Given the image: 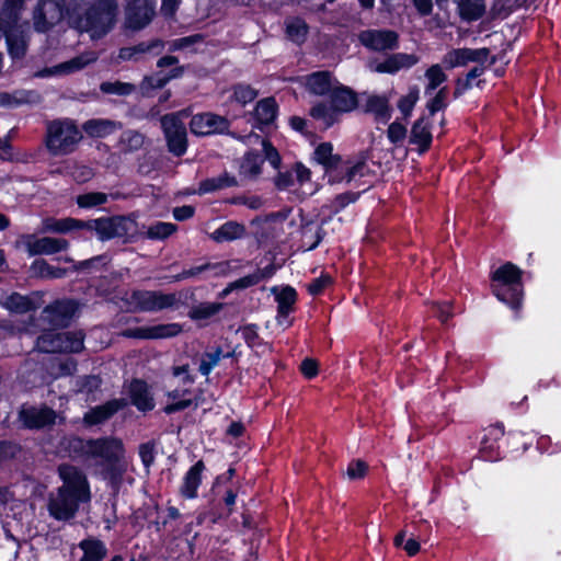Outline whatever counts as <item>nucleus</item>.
Returning a JSON list of instances; mask_svg holds the SVG:
<instances>
[{"label":"nucleus","mask_w":561,"mask_h":561,"mask_svg":"<svg viewBox=\"0 0 561 561\" xmlns=\"http://www.w3.org/2000/svg\"><path fill=\"white\" fill-rule=\"evenodd\" d=\"M127 301L134 310L152 312L172 307L176 302V296L160 291L135 290Z\"/></svg>","instance_id":"obj_9"},{"label":"nucleus","mask_w":561,"mask_h":561,"mask_svg":"<svg viewBox=\"0 0 561 561\" xmlns=\"http://www.w3.org/2000/svg\"><path fill=\"white\" fill-rule=\"evenodd\" d=\"M405 135L407 128L404 125L397 122L390 124L388 128V138L390 139L391 142L396 144L403 140L405 138Z\"/></svg>","instance_id":"obj_55"},{"label":"nucleus","mask_w":561,"mask_h":561,"mask_svg":"<svg viewBox=\"0 0 561 561\" xmlns=\"http://www.w3.org/2000/svg\"><path fill=\"white\" fill-rule=\"evenodd\" d=\"M261 280H262L261 279V274H259V272L255 271L254 273H252L250 275H247L244 277L239 278L238 280H236L232 284V286L234 288H247V287L256 285Z\"/></svg>","instance_id":"obj_59"},{"label":"nucleus","mask_w":561,"mask_h":561,"mask_svg":"<svg viewBox=\"0 0 561 561\" xmlns=\"http://www.w3.org/2000/svg\"><path fill=\"white\" fill-rule=\"evenodd\" d=\"M276 185L280 190H289L297 185L295 175L293 171H286L284 173H279L276 178Z\"/></svg>","instance_id":"obj_57"},{"label":"nucleus","mask_w":561,"mask_h":561,"mask_svg":"<svg viewBox=\"0 0 561 561\" xmlns=\"http://www.w3.org/2000/svg\"><path fill=\"white\" fill-rule=\"evenodd\" d=\"M116 15L114 0H96L94 4L88 0H72L66 11L57 0H42L34 12V27L46 32L66 19L73 28L88 33L91 39H99L113 28Z\"/></svg>","instance_id":"obj_1"},{"label":"nucleus","mask_w":561,"mask_h":561,"mask_svg":"<svg viewBox=\"0 0 561 561\" xmlns=\"http://www.w3.org/2000/svg\"><path fill=\"white\" fill-rule=\"evenodd\" d=\"M176 231V226L171 222L158 221L148 227L147 238L151 240H163Z\"/></svg>","instance_id":"obj_43"},{"label":"nucleus","mask_w":561,"mask_h":561,"mask_svg":"<svg viewBox=\"0 0 561 561\" xmlns=\"http://www.w3.org/2000/svg\"><path fill=\"white\" fill-rule=\"evenodd\" d=\"M121 142L126 150H137L144 145V137L137 131L128 130L122 135Z\"/></svg>","instance_id":"obj_52"},{"label":"nucleus","mask_w":561,"mask_h":561,"mask_svg":"<svg viewBox=\"0 0 561 561\" xmlns=\"http://www.w3.org/2000/svg\"><path fill=\"white\" fill-rule=\"evenodd\" d=\"M182 330L179 323H165L127 329L123 335L142 340L169 339L179 335Z\"/></svg>","instance_id":"obj_11"},{"label":"nucleus","mask_w":561,"mask_h":561,"mask_svg":"<svg viewBox=\"0 0 561 561\" xmlns=\"http://www.w3.org/2000/svg\"><path fill=\"white\" fill-rule=\"evenodd\" d=\"M490 51L486 48H458L448 51L443 57V64L447 68H456L468 65L469 62L484 64L489 58Z\"/></svg>","instance_id":"obj_14"},{"label":"nucleus","mask_w":561,"mask_h":561,"mask_svg":"<svg viewBox=\"0 0 561 561\" xmlns=\"http://www.w3.org/2000/svg\"><path fill=\"white\" fill-rule=\"evenodd\" d=\"M242 141H244L247 145L260 144L262 146V150L265 154V158L271 163V165H273L274 168L279 167L280 157L278 151L270 142H267L264 139H261L259 135L249 134L242 137Z\"/></svg>","instance_id":"obj_36"},{"label":"nucleus","mask_w":561,"mask_h":561,"mask_svg":"<svg viewBox=\"0 0 561 561\" xmlns=\"http://www.w3.org/2000/svg\"><path fill=\"white\" fill-rule=\"evenodd\" d=\"M85 227V222L75 218L48 217L42 221V232L68 233Z\"/></svg>","instance_id":"obj_28"},{"label":"nucleus","mask_w":561,"mask_h":561,"mask_svg":"<svg viewBox=\"0 0 561 561\" xmlns=\"http://www.w3.org/2000/svg\"><path fill=\"white\" fill-rule=\"evenodd\" d=\"M504 434L503 427L495 425L489 427L482 443H481V451L484 457L490 461H495L499 459V455L495 453V446L493 444H489L490 439H499Z\"/></svg>","instance_id":"obj_39"},{"label":"nucleus","mask_w":561,"mask_h":561,"mask_svg":"<svg viewBox=\"0 0 561 561\" xmlns=\"http://www.w3.org/2000/svg\"><path fill=\"white\" fill-rule=\"evenodd\" d=\"M301 373L307 378H313L317 375V373H318V364H317V362L313 360V359H310V358H306L301 363Z\"/></svg>","instance_id":"obj_62"},{"label":"nucleus","mask_w":561,"mask_h":561,"mask_svg":"<svg viewBox=\"0 0 561 561\" xmlns=\"http://www.w3.org/2000/svg\"><path fill=\"white\" fill-rule=\"evenodd\" d=\"M411 142L420 147L421 152H424L432 142V134L427 121L421 118L416 121L411 130Z\"/></svg>","instance_id":"obj_31"},{"label":"nucleus","mask_w":561,"mask_h":561,"mask_svg":"<svg viewBox=\"0 0 561 561\" xmlns=\"http://www.w3.org/2000/svg\"><path fill=\"white\" fill-rule=\"evenodd\" d=\"M435 308L437 309L436 316L442 322L447 321L453 316V312L450 311L451 307L448 302L436 304Z\"/></svg>","instance_id":"obj_63"},{"label":"nucleus","mask_w":561,"mask_h":561,"mask_svg":"<svg viewBox=\"0 0 561 561\" xmlns=\"http://www.w3.org/2000/svg\"><path fill=\"white\" fill-rule=\"evenodd\" d=\"M0 305L11 312L23 313L31 309L32 302L25 296L12 293L1 298Z\"/></svg>","instance_id":"obj_38"},{"label":"nucleus","mask_w":561,"mask_h":561,"mask_svg":"<svg viewBox=\"0 0 561 561\" xmlns=\"http://www.w3.org/2000/svg\"><path fill=\"white\" fill-rule=\"evenodd\" d=\"M484 12V5L482 4H471L469 2H462L460 4V14L463 19L472 21L478 20L480 16H482Z\"/></svg>","instance_id":"obj_54"},{"label":"nucleus","mask_w":561,"mask_h":561,"mask_svg":"<svg viewBox=\"0 0 561 561\" xmlns=\"http://www.w3.org/2000/svg\"><path fill=\"white\" fill-rule=\"evenodd\" d=\"M263 160L259 153L248 152L240 165V171L244 176L254 178L261 172Z\"/></svg>","instance_id":"obj_41"},{"label":"nucleus","mask_w":561,"mask_h":561,"mask_svg":"<svg viewBox=\"0 0 561 561\" xmlns=\"http://www.w3.org/2000/svg\"><path fill=\"white\" fill-rule=\"evenodd\" d=\"M337 83L328 71H318L306 78L307 90L316 95L330 94Z\"/></svg>","instance_id":"obj_24"},{"label":"nucleus","mask_w":561,"mask_h":561,"mask_svg":"<svg viewBox=\"0 0 561 561\" xmlns=\"http://www.w3.org/2000/svg\"><path fill=\"white\" fill-rule=\"evenodd\" d=\"M83 557L80 561H101L106 554V548L102 541L96 539H85L80 542Z\"/></svg>","instance_id":"obj_34"},{"label":"nucleus","mask_w":561,"mask_h":561,"mask_svg":"<svg viewBox=\"0 0 561 561\" xmlns=\"http://www.w3.org/2000/svg\"><path fill=\"white\" fill-rule=\"evenodd\" d=\"M276 102L272 98L261 100L254 110V117L259 125H268L276 117Z\"/></svg>","instance_id":"obj_33"},{"label":"nucleus","mask_w":561,"mask_h":561,"mask_svg":"<svg viewBox=\"0 0 561 561\" xmlns=\"http://www.w3.org/2000/svg\"><path fill=\"white\" fill-rule=\"evenodd\" d=\"M359 41L373 50L394 49L398 46V34L389 30H368L360 33Z\"/></svg>","instance_id":"obj_15"},{"label":"nucleus","mask_w":561,"mask_h":561,"mask_svg":"<svg viewBox=\"0 0 561 561\" xmlns=\"http://www.w3.org/2000/svg\"><path fill=\"white\" fill-rule=\"evenodd\" d=\"M154 5L151 0H133L126 9L125 25L137 31L145 27L151 21Z\"/></svg>","instance_id":"obj_13"},{"label":"nucleus","mask_w":561,"mask_h":561,"mask_svg":"<svg viewBox=\"0 0 561 561\" xmlns=\"http://www.w3.org/2000/svg\"><path fill=\"white\" fill-rule=\"evenodd\" d=\"M24 244L30 255H50L67 250L69 243L61 238H35L34 236L24 237Z\"/></svg>","instance_id":"obj_16"},{"label":"nucleus","mask_w":561,"mask_h":561,"mask_svg":"<svg viewBox=\"0 0 561 561\" xmlns=\"http://www.w3.org/2000/svg\"><path fill=\"white\" fill-rule=\"evenodd\" d=\"M244 232L245 229L242 225L234 221H229L224 224L218 229H216L213 232L211 237L214 240L218 242L231 241L241 238L244 234Z\"/></svg>","instance_id":"obj_35"},{"label":"nucleus","mask_w":561,"mask_h":561,"mask_svg":"<svg viewBox=\"0 0 561 561\" xmlns=\"http://www.w3.org/2000/svg\"><path fill=\"white\" fill-rule=\"evenodd\" d=\"M367 172L368 167L364 161L342 160L339 157L333 163L327 167L324 174L331 184H348L365 176Z\"/></svg>","instance_id":"obj_8"},{"label":"nucleus","mask_w":561,"mask_h":561,"mask_svg":"<svg viewBox=\"0 0 561 561\" xmlns=\"http://www.w3.org/2000/svg\"><path fill=\"white\" fill-rule=\"evenodd\" d=\"M150 47L146 46L145 44H140L136 47H127L122 48L119 51V58L121 59H130L133 58L137 53H144L147 51Z\"/></svg>","instance_id":"obj_61"},{"label":"nucleus","mask_w":561,"mask_h":561,"mask_svg":"<svg viewBox=\"0 0 561 561\" xmlns=\"http://www.w3.org/2000/svg\"><path fill=\"white\" fill-rule=\"evenodd\" d=\"M125 407L123 400H112L103 405L95 407L84 414V422L88 425H96L110 419L115 412Z\"/></svg>","instance_id":"obj_27"},{"label":"nucleus","mask_w":561,"mask_h":561,"mask_svg":"<svg viewBox=\"0 0 561 561\" xmlns=\"http://www.w3.org/2000/svg\"><path fill=\"white\" fill-rule=\"evenodd\" d=\"M225 356H229V354L224 355L220 348L205 353L199 365L201 374L204 376L209 375L210 371L218 365L219 360Z\"/></svg>","instance_id":"obj_45"},{"label":"nucleus","mask_w":561,"mask_h":561,"mask_svg":"<svg viewBox=\"0 0 561 561\" xmlns=\"http://www.w3.org/2000/svg\"><path fill=\"white\" fill-rule=\"evenodd\" d=\"M73 448L82 451L88 467H94V473L117 486L129 467L123 442L114 437L98 439H73Z\"/></svg>","instance_id":"obj_2"},{"label":"nucleus","mask_w":561,"mask_h":561,"mask_svg":"<svg viewBox=\"0 0 561 561\" xmlns=\"http://www.w3.org/2000/svg\"><path fill=\"white\" fill-rule=\"evenodd\" d=\"M420 96V91L416 87L409 90L408 94L402 96L398 102V108L404 117H409L413 111Z\"/></svg>","instance_id":"obj_49"},{"label":"nucleus","mask_w":561,"mask_h":561,"mask_svg":"<svg viewBox=\"0 0 561 561\" xmlns=\"http://www.w3.org/2000/svg\"><path fill=\"white\" fill-rule=\"evenodd\" d=\"M367 465L362 460L353 461L348 465L347 477L352 480L360 479L366 474Z\"/></svg>","instance_id":"obj_56"},{"label":"nucleus","mask_w":561,"mask_h":561,"mask_svg":"<svg viewBox=\"0 0 561 561\" xmlns=\"http://www.w3.org/2000/svg\"><path fill=\"white\" fill-rule=\"evenodd\" d=\"M256 96L257 92L253 88L245 84H239L233 88L231 99L243 107L248 103L252 102Z\"/></svg>","instance_id":"obj_47"},{"label":"nucleus","mask_w":561,"mask_h":561,"mask_svg":"<svg viewBox=\"0 0 561 561\" xmlns=\"http://www.w3.org/2000/svg\"><path fill=\"white\" fill-rule=\"evenodd\" d=\"M184 112L169 114L161 118V126L168 142L169 150L175 156H183L187 149Z\"/></svg>","instance_id":"obj_7"},{"label":"nucleus","mask_w":561,"mask_h":561,"mask_svg":"<svg viewBox=\"0 0 561 561\" xmlns=\"http://www.w3.org/2000/svg\"><path fill=\"white\" fill-rule=\"evenodd\" d=\"M98 58L96 54L93 51L84 53L80 56H77L72 58L69 61L59 64L55 67L45 69L41 72H38L39 77H46V76H59V75H68L76 72L78 70H81L89 64L95 61Z\"/></svg>","instance_id":"obj_19"},{"label":"nucleus","mask_w":561,"mask_h":561,"mask_svg":"<svg viewBox=\"0 0 561 561\" xmlns=\"http://www.w3.org/2000/svg\"><path fill=\"white\" fill-rule=\"evenodd\" d=\"M286 33L293 42L300 43L306 37L307 25L300 19H290L286 22Z\"/></svg>","instance_id":"obj_46"},{"label":"nucleus","mask_w":561,"mask_h":561,"mask_svg":"<svg viewBox=\"0 0 561 561\" xmlns=\"http://www.w3.org/2000/svg\"><path fill=\"white\" fill-rule=\"evenodd\" d=\"M331 283L329 275H321L319 278L313 279L308 285V290L311 295L316 296L323 291V289Z\"/></svg>","instance_id":"obj_58"},{"label":"nucleus","mask_w":561,"mask_h":561,"mask_svg":"<svg viewBox=\"0 0 561 561\" xmlns=\"http://www.w3.org/2000/svg\"><path fill=\"white\" fill-rule=\"evenodd\" d=\"M205 470V465L202 460L197 461L188 469L183 478L181 486V494L186 499H195L197 490L202 483V473Z\"/></svg>","instance_id":"obj_26"},{"label":"nucleus","mask_w":561,"mask_h":561,"mask_svg":"<svg viewBox=\"0 0 561 561\" xmlns=\"http://www.w3.org/2000/svg\"><path fill=\"white\" fill-rule=\"evenodd\" d=\"M419 58L412 54H394L380 62H370L368 68L378 73H396L401 69L411 68L417 64Z\"/></svg>","instance_id":"obj_18"},{"label":"nucleus","mask_w":561,"mask_h":561,"mask_svg":"<svg viewBox=\"0 0 561 561\" xmlns=\"http://www.w3.org/2000/svg\"><path fill=\"white\" fill-rule=\"evenodd\" d=\"M68 171L67 173L72 176V179L77 182H87L89 181L92 175V169L87 165H79L77 163H71L67 167Z\"/></svg>","instance_id":"obj_51"},{"label":"nucleus","mask_w":561,"mask_h":561,"mask_svg":"<svg viewBox=\"0 0 561 561\" xmlns=\"http://www.w3.org/2000/svg\"><path fill=\"white\" fill-rule=\"evenodd\" d=\"M77 305L72 300H61L48 306L44 313L50 322L64 325L76 312Z\"/></svg>","instance_id":"obj_25"},{"label":"nucleus","mask_w":561,"mask_h":561,"mask_svg":"<svg viewBox=\"0 0 561 561\" xmlns=\"http://www.w3.org/2000/svg\"><path fill=\"white\" fill-rule=\"evenodd\" d=\"M56 417L55 411L46 407H23L20 411V420L28 428H41L54 424Z\"/></svg>","instance_id":"obj_17"},{"label":"nucleus","mask_w":561,"mask_h":561,"mask_svg":"<svg viewBox=\"0 0 561 561\" xmlns=\"http://www.w3.org/2000/svg\"><path fill=\"white\" fill-rule=\"evenodd\" d=\"M107 202V195L101 192H90L77 196V204L81 208H92Z\"/></svg>","instance_id":"obj_48"},{"label":"nucleus","mask_w":561,"mask_h":561,"mask_svg":"<svg viewBox=\"0 0 561 561\" xmlns=\"http://www.w3.org/2000/svg\"><path fill=\"white\" fill-rule=\"evenodd\" d=\"M297 184L302 188V195L309 196L317 192L316 185L311 182V171L301 163H296L291 169Z\"/></svg>","instance_id":"obj_37"},{"label":"nucleus","mask_w":561,"mask_h":561,"mask_svg":"<svg viewBox=\"0 0 561 561\" xmlns=\"http://www.w3.org/2000/svg\"><path fill=\"white\" fill-rule=\"evenodd\" d=\"M36 348L45 353H76L83 348V335L78 332L49 331L42 334L36 342Z\"/></svg>","instance_id":"obj_6"},{"label":"nucleus","mask_w":561,"mask_h":561,"mask_svg":"<svg viewBox=\"0 0 561 561\" xmlns=\"http://www.w3.org/2000/svg\"><path fill=\"white\" fill-rule=\"evenodd\" d=\"M332 151L333 147L329 142L320 144L314 150V160L322 164L324 170L329 164L333 163V161L339 158L337 156H333Z\"/></svg>","instance_id":"obj_50"},{"label":"nucleus","mask_w":561,"mask_h":561,"mask_svg":"<svg viewBox=\"0 0 561 561\" xmlns=\"http://www.w3.org/2000/svg\"><path fill=\"white\" fill-rule=\"evenodd\" d=\"M222 308H224L222 302H217V301L201 302V304L194 306L190 310L188 317L195 321H207V320L214 318L215 316H217L221 311Z\"/></svg>","instance_id":"obj_32"},{"label":"nucleus","mask_w":561,"mask_h":561,"mask_svg":"<svg viewBox=\"0 0 561 561\" xmlns=\"http://www.w3.org/2000/svg\"><path fill=\"white\" fill-rule=\"evenodd\" d=\"M32 273L39 277L60 278L65 271L48 264L45 260H35L31 265Z\"/></svg>","instance_id":"obj_42"},{"label":"nucleus","mask_w":561,"mask_h":561,"mask_svg":"<svg viewBox=\"0 0 561 561\" xmlns=\"http://www.w3.org/2000/svg\"><path fill=\"white\" fill-rule=\"evenodd\" d=\"M85 227L94 229L101 240L129 236L135 230V222L126 217L100 218L85 222Z\"/></svg>","instance_id":"obj_10"},{"label":"nucleus","mask_w":561,"mask_h":561,"mask_svg":"<svg viewBox=\"0 0 561 561\" xmlns=\"http://www.w3.org/2000/svg\"><path fill=\"white\" fill-rule=\"evenodd\" d=\"M190 127L194 135L207 136L226 131L229 128V122L224 116L213 113H202L192 117Z\"/></svg>","instance_id":"obj_12"},{"label":"nucleus","mask_w":561,"mask_h":561,"mask_svg":"<svg viewBox=\"0 0 561 561\" xmlns=\"http://www.w3.org/2000/svg\"><path fill=\"white\" fill-rule=\"evenodd\" d=\"M236 184L234 178L228 176L227 174L220 175L218 178L208 179L201 183L199 192L208 193L216 190H221L224 187H229Z\"/></svg>","instance_id":"obj_44"},{"label":"nucleus","mask_w":561,"mask_h":561,"mask_svg":"<svg viewBox=\"0 0 561 561\" xmlns=\"http://www.w3.org/2000/svg\"><path fill=\"white\" fill-rule=\"evenodd\" d=\"M522 270L512 263H505L492 274V291L496 298L518 309L523 298Z\"/></svg>","instance_id":"obj_4"},{"label":"nucleus","mask_w":561,"mask_h":561,"mask_svg":"<svg viewBox=\"0 0 561 561\" xmlns=\"http://www.w3.org/2000/svg\"><path fill=\"white\" fill-rule=\"evenodd\" d=\"M296 300H297V293L290 286H286V287L282 288L276 294V301L278 304L277 321L280 325H285V327L289 325L290 322L288 321V316L293 312L294 305H295Z\"/></svg>","instance_id":"obj_23"},{"label":"nucleus","mask_w":561,"mask_h":561,"mask_svg":"<svg viewBox=\"0 0 561 561\" xmlns=\"http://www.w3.org/2000/svg\"><path fill=\"white\" fill-rule=\"evenodd\" d=\"M121 127L119 124L108 119H90L87 121L82 128L91 137H105Z\"/></svg>","instance_id":"obj_30"},{"label":"nucleus","mask_w":561,"mask_h":561,"mask_svg":"<svg viewBox=\"0 0 561 561\" xmlns=\"http://www.w3.org/2000/svg\"><path fill=\"white\" fill-rule=\"evenodd\" d=\"M131 404L139 411L146 412L154 408L153 397L148 385L141 380H134L128 388Z\"/></svg>","instance_id":"obj_21"},{"label":"nucleus","mask_w":561,"mask_h":561,"mask_svg":"<svg viewBox=\"0 0 561 561\" xmlns=\"http://www.w3.org/2000/svg\"><path fill=\"white\" fill-rule=\"evenodd\" d=\"M447 98V91L445 88L439 89L433 100L428 103V110L432 113L440 111L445 106V100Z\"/></svg>","instance_id":"obj_60"},{"label":"nucleus","mask_w":561,"mask_h":561,"mask_svg":"<svg viewBox=\"0 0 561 561\" xmlns=\"http://www.w3.org/2000/svg\"><path fill=\"white\" fill-rule=\"evenodd\" d=\"M426 85L425 94L434 92L440 84L447 80L443 67L438 64L432 65L424 73Z\"/></svg>","instance_id":"obj_40"},{"label":"nucleus","mask_w":561,"mask_h":561,"mask_svg":"<svg viewBox=\"0 0 561 561\" xmlns=\"http://www.w3.org/2000/svg\"><path fill=\"white\" fill-rule=\"evenodd\" d=\"M194 215V208L192 206L176 207L173 210V216L176 220H186Z\"/></svg>","instance_id":"obj_64"},{"label":"nucleus","mask_w":561,"mask_h":561,"mask_svg":"<svg viewBox=\"0 0 561 561\" xmlns=\"http://www.w3.org/2000/svg\"><path fill=\"white\" fill-rule=\"evenodd\" d=\"M389 102L388 95L366 94L363 96L362 106L365 112L374 114L378 122L387 123L391 117Z\"/></svg>","instance_id":"obj_20"},{"label":"nucleus","mask_w":561,"mask_h":561,"mask_svg":"<svg viewBox=\"0 0 561 561\" xmlns=\"http://www.w3.org/2000/svg\"><path fill=\"white\" fill-rule=\"evenodd\" d=\"M310 115L316 121L320 122L324 128H329L340 119V114L334 106L330 103L319 102L310 110Z\"/></svg>","instance_id":"obj_29"},{"label":"nucleus","mask_w":561,"mask_h":561,"mask_svg":"<svg viewBox=\"0 0 561 561\" xmlns=\"http://www.w3.org/2000/svg\"><path fill=\"white\" fill-rule=\"evenodd\" d=\"M330 102L340 116L353 111L357 105L356 94L340 83L330 92Z\"/></svg>","instance_id":"obj_22"},{"label":"nucleus","mask_w":561,"mask_h":561,"mask_svg":"<svg viewBox=\"0 0 561 561\" xmlns=\"http://www.w3.org/2000/svg\"><path fill=\"white\" fill-rule=\"evenodd\" d=\"M58 472L62 485L49 495L48 512L57 520H68L75 517L80 504L90 502V484L85 474L75 466L62 465Z\"/></svg>","instance_id":"obj_3"},{"label":"nucleus","mask_w":561,"mask_h":561,"mask_svg":"<svg viewBox=\"0 0 561 561\" xmlns=\"http://www.w3.org/2000/svg\"><path fill=\"white\" fill-rule=\"evenodd\" d=\"M101 90L108 94L127 95L134 91V87L129 83L122 82H104Z\"/></svg>","instance_id":"obj_53"},{"label":"nucleus","mask_w":561,"mask_h":561,"mask_svg":"<svg viewBox=\"0 0 561 561\" xmlns=\"http://www.w3.org/2000/svg\"><path fill=\"white\" fill-rule=\"evenodd\" d=\"M81 139L82 134L72 121H54L47 126L46 145L55 156L73 152Z\"/></svg>","instance_id":"obj_5"}]
</instances>
